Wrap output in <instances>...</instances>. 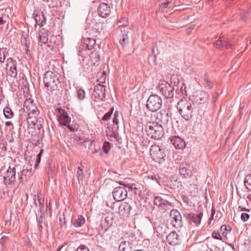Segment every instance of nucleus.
I'll return each instance as SVG.
<instances>
[{"mask_svg":"<svg viewBox=\"0 0 251 251\" xmlns=\"http://www.w3.org/2000/svg\"><path fill=\"white\" fill-rule=\"evenodd\" d=\"M177 109L181 116L187 121L192 118L194 111V104L190 100L186 98L181 99L177 104Z\"/></svg>","mask_w":251,"mask_h":251,"instance_id":"f257e3e1","label":"nucleus"},{"mask_svg":"<svg viewBox=\"0 0 251 251\" xmlns=\"http://www.w3.org/2000/svg\"><path fill=\"white\" fill-rule=\"evenodd\" d=\"M43 82L45 88L48 91L51 92L58 91V85L60 82L56 73L47 71L44 75Z\"/></svg>","mask_w":251,"mask_h":251,"instance_id":"f03ea898","label":"nucleus"},{"mask_svg":"<svg viewBox=\"0 0 251 251\" xmlns=\"http://www.w3.org/2000/svg\"><path fill=\"white\" fill-rule=\"evenodd\" d=\"M145 130L147 135L152 139H159L163 135L162 126L156 122L148 123L146 126Z\"/></svg>","mask_w":251,"mask_h":251,"instance_id":"7ed1b4c3","label":"nucleus"},{"mask_svg":"<svg viewBox=\"0 0 251 251\" xmlns=\"http://www.w3.org/2000/svg\"><path fill=\"white\" fill-rule=\"evenodd\" d=\"M132 208H136L134 209L135 214H140V208H141V203L140 200L138 201H134V205L131 206L126 202L122 203L119 207V214L123 217V218L127 217L129 214L130 209Z\"/></svg>","mask_w":251,"mask_h":251,"instance_id":"20e7f679","label":"nucleus"},{"mask_svg":"<svg viewBox=\"0 0 251 251\" xmlns=\"http://www.w3.org/2000/svg\"><path fill=\"white\" fill-rule=\"evenodd\" d=\"M162 99L157 95H151L146 103L147 108L151 112H156L162 106Z\"/></svg>","mask_w":251,"mask_h":251,"instance_id":"39448f33","label":"nucleus"},{"mask_svg":"<svg viewBox=\"0 0 251 251\" xmlns=\"http://www.w3.org/2000/svg\"><path fill=\"white\" fill-rule=\"evenodd\" d=\"M158 90L167 99L172 98L174 96L175 88L164 80L159 81Z\"/></svg>","mask_w":251,"mask_h":251,"instance_id":"423d86ee","label":"nucleus"},{"mask_svg":"<svg viewBox=\"0 0 251 251\" xmlns=\"http://www.w3.org/2000/svg\"><path fill=\"white\" fill-rule=\"evenodd\" d=\"M150 155L154 161L161 163L165 157V150L159 146L153 145L151 147Z\"/></svg>","mask_w":251,"mask_h":251,"instance_id":"0eeeda50","label":"nucleus"},{"mask_svg":"<svg viewBox=\"0 0 251 251\" xmlns=\"http://www.w3.org/2000/svg\"><path fill=\"white\" fill-rule=\"evenodd\" d=\"M23 109L27 115H38L39 114V111L35 104L34 103L33 100L30 99H27L25 100Z\"/></svg>","mask_w":251,"mask_h":251,"instance_id":"6e6552de","label":"nucleus"},{"mask_svg":"<svg viewBox=\"0 0 251 251\" xmlns=\"http://www.w3.org/2000/svg\"><path fill=\"white\" fill-rule=\"evenodd\" d=\"M5 70L7 73L12 77H15L17 75V61L11 57L8 58L6 60Z\"/></svg>","mask_w":251,"mask_h":251,"instance_id":"1a4fd4ad","label":"nucleus"},{"mask_svg":"<svg viewBox=\"0 0 251 251\" xmlns=\"http://www.w3.org/2000/svg\"><path fill=\"white\" fill-rule=\"evenodd\" d=\"M209 97L208 93L204 91H196L193 95L194 100L199 104H204L207 102L209 100Z\"/></svg>","mask_w":251,"mask_h":251,"instance_id":"9d476101","label":"nucleus"},{"mask_svg":"<svg viewBox=\"0 0 251 251\" xmlns=\"http://www.w3.org/2000/svg\"><path fill=\"white\" fill-rule=\"evenodd\" d=\"M193 167L189 163L184 162L180 164L179 172L185 177H190L193 175Z\"/></svg>","mask_w":251,"mask_h":251,"instance_id":"9b49d317","label":"nucleus"},{"mask_svg":"<svg viewBox=\"0 0 251 251\" xmlns=\"http://www.w3.org/2000/svg\"><path fill=\"white\" fill-rule=\"evenodd\" d=\"M127 195L126 190L123 187H117L113 191V196L116 201H122L125 200Z\"/></svg>","mask_w":251,"mask_h":251,"instance_id":"f8f14e48","label":"nucleus"},{"mask_svg":"<svg viewBox=\"0 0 251 251\" xmlns=\"http://www.w3.org/2000/svg\"><path fill=\"white\" fill-rule=\"evenodd\" d=\"M16 169L15 168H9L4 173L3 182L5 185H12L15 181Z\"/></svg>","mask_w":251,"mask_h":251,"instance_id":"ddd939ff","label":"nucleus"},{"mask_svg":"<svg viewBox=\"0 0 251 251\" xmlns=\"http://www.w3.org/2000/svg\"><path fill=\"white\" fill-rule=\"evenodd\" d=\"M214 46L220 50L228 49L231 46L227 38L224 36L220 37L213 43Z\"/></svg>","mask_w":251,"mask_h":251,"instance_id":"4468645a","label":"nucleus"},{"mask_svg":"<svg viewBox=\"0 0 251 251\" xmlns=\"http://www.w3.org/2000/svg\"><path fill=\"white\" fill-rule=\"evenodd\" d=\"M93 95L99 100H103L105 98V88L102 84H98L95 86Z\"/></svg>","mask_w":251,"mask_h":251,"instance_id":"2eb2a0df","label":"nucleus"},{"mask_svg":"<svg viewBox=\"0 0 251 251\" xmlns=\"http://www.w3.org/2000/svg\"><path fill=\"white\" fill-rule=\"evenodd\" d=\"M111 10L110 6L105 3L100 4L98 8V13L102 18H106L110 13Z\"/></svg>","mask_w":251,"mask_h":251,"instance_id":"dca6fc26","label":"nucleus"},{"mask_svg":"<svg viewBox=\"0 0 251 251\" xmlns=\"http://www.w3.org/2000/svg\"><path fill=\"white\" fill-rule=\"evenodd\" d=\"M167 242L172 245H179L181 243V239L176 232H170L166 238Z\"/></svg>","mask_w":251,"mask_h":251,"instance_id":"f3484780","label":"nucleus"},{"mask_svg":"<svg viewBox=\"0 0 251 251\" xmlns=\"http://www.w3.org/2000/svg\"><path fill=\"white\" fill-rule=\"evenodd\" d=\"M59 115L58 116V120L59 124L61 125L66 126L70 124L71 122V118L68 116V113L63 109H60Z\"/></svg>","mask_w":251,"mask_h":251,"instance_id":"a211bd4d","label":"nucleus"},{"mask_svg":"<svg viewBox=\"0 0 251 251\" xmlns=\"http://www.w3.org/2000/svg\"><path fill=\"white\" fill-rule=\"evenodd\" d=\"M96 44V40L91 38H83L81 41V46L82 49L91 50L93 49Z\"/></svg>","mask_w":251,"mask_h":251,"instance_id":"6ab92c4d","label":"nucleus"},{"mask_svg":"<svg viewBox=\"0 0 251 251\" xmlns=\"http://www.w3.org/2000/svg\"><path fill=\"white\" fill-rule=\"evenodd\" d=\"M114 217L113 212L102 209L97 218L100 220H114Z\"/></svg>","mask_w":251,"mask_h":251,"instance_id":"aec40b11","label":"nucleus"},{"mask_svg":"<svg viewBox=\"0 0 251 251\" xmlns=\"http://www.w3.org/2000/svg\"><path fill=\"white\" fill-rule=\"evenodd\" d=\"M171 142L176 149H182L185 146V141L178 136H175L172 138Z\"/></svg>","mask_w":251,"mask_h":251,"instance_id":"412c9836","label":"nucleus"},{"mask_svg":"<svg viewBox=\"0 0 251 251\" xmlns=\"http://www.w3.org/2000/svg\"><path fill=\"white\" fill-rule=\"evenodd\" d=\"M156 120L160 123V125H167L169 120V114L166 111L159 112L157 114Z\"/></svg>","mask_w":251,"mask_h":251,"instance_id":"4be33fe9","label":"nucleus"},{"mask_svg":"<svg viewBox=\"0 0 251 251\" xmlns=\"http://www.w3.org/2000/svg\"><path fill=\"white\" fill-rule=\"evenodd\" d=\"M120 30L121 32H124V33H122V35H120L119 43L122 47H124L128 42V37L127 36V33L128 31L127 30V28H126V27H124V30H123L122 28H121Z\"/></svg>","mask_w":251,"mask_h":251,"instance_id":"5701e85b","label":"nucleus"},{"mask_svg":"<svg viewBox=\"0 0 251 251\" xmlns=\"http://www.w3.org/2000/svg\"><path fill=\"white\" fill-rule=\"evenodd\" d=\"M35 20L40 27L43 26L46 23V18L42 13L37 14L35 16Z\"/></svg>","mask_w":251,"mask_h":251,"instance_id":"b1692460","label":"nucleus"},{"mask_svg":"<svg viewBox=\"0 0 251 251\" xmlns=\"http://www.w3.org/2000/svg\"><path fill=\"white\" fill-rule=\"evenodd\" d=\"M25 116L26 117V120L28 125H35L37 124L38 122L37 117L38 115H34L33 114H27V115H25Z\"/></svg>","mask_w":251,"mask_h":251,"instance_id":"393cba45","label":"nucleus"},{"mask_svg":"<svg viewBox=\"0 0 251 251\" xmlns=\"http://www.w3.org/2000/svg\"><path fill=\"white\" fill-rule=\"evenodd\" d=\"M119 251H132L130 243L127 241H123L119 247Z\"/></svg>","mask_w":251,"mask_h":251,"instance_id":"a878e982","label":"nucleus"},{"mask_svg":"<svg viewBox=\"0 0 251 251\" xmlns=\"http://www.w3.org/2000/svg\"><path fill=\"white\" fill-rule=\"evenodd\" d=\"M203 213L201 211H195L194 213H190L188 214L187 218L190 220H201L202 218Z\"/></svg>","mask_w":251,"mask_h":251,"instance_id":"bb28decb","label":"nucleus"},{"mask_svg":"<svg viewBox=\"0 0 251 251\" xmlns=\"http://www.w3.org/2000/svg\"><path fill=\"white\" fill-rule=\"evenodd\" d=\"M49 34L46 31H41L39 33V41L42 44H46L49 40Z\"/></svg>","mask_w":251,"mask_h":251,"instance_id":"cd10ccee","label":"nucleus"},{"mask_svg":"<svg viewBox=\"0 0 251 251\" xmlns=\"http://www.w3.org/2000/svg\"><path fill=\"white\" fill-rule=\"evenodd\" d=\"M90 59L91 62L93 63L95 66H98V64H97L100 60V54L97 51H94L92 53L90 56Z\"/></svg>","mask_w":251,"mask_h":251,"instance_id":"c85d7f7f","label":"nucleus"},{"mask_svg":"<svg viewBox=\"0 0 251 251\" xmlns=\"http://www.w3.org/2000/svg\"><path fill=\"white\" fill-rule=\"evenodd\" d=\"M170 217L172 220H181L180 214L176 209H173L170 211Z\"/></svg>","mask_w":251,"mask_h":251,"instance_id":"c756f323","label":"nucleus"},{"mask_svg":"<svg viewBox=\"0 0 251 251\" xmlns=\"http://www.w3.org/2000/svg\"><path fill=\"white\" fill-rule=\"evenodd\" d=\"M3 115L6 119H11L14 116V113L9 107H6L3 110Z\"/></svg>","mask_w":251,"mask_h":251,"instance_id":"7c9ffc66","label":"nucleus"},{"mask_svg":"<svg viewBox=\"0 0 251 251\" xmlns=\"http://www.w3.org/2000/svg\"><path fill=\"white\" fill-rule=\"evenodd\" d=\"M244 184L248 190L251 191V174L246 176L244 180Z\"/></svg>","mask_w":251,"mask_h":251,"instance_id":"2f4dec72","label":"nucleus"},{"mask_svg":"<svg viewBox=\"0 0 251 251\" xmlns=\"http://www.w3.org/2000/svg\"><path fill=\"white\" fill-rule=\"evenodd\" d=\"M6 50V48H1L0 47V64L1 66H2V64L5 60V51Z\"/></svg>","mask_w":251,"mask_h":251,"instance_id":"473e14b6","label":"nucleus"},{"mask_svg":"<svg viewBox=\"0 0 251 251\" xmlns=\"http://www.w3.org/2000/svg\"><path fill=\"white\" fill-rule=\"evenodd\" d=\"M215 214V210L214 208H212L211 210V218L210 220H214V218L220 220L222 217V214L220 211L217 212L216 215L214 217Z\"/></svg>","mask_w":251,"mask_h":251,"instance_id":"72a5a7b5","label":"nucleus"},{"mask_svg":"<svg viewBox=\"0 0 251 251\" xmlns=\"http://www.w3.org/2000/svg\"><path fill=\"white\" fill-rule=\"evenodd\" d=\"M173 0H166V2L162 3L159 8V11L163 12L164 10L168 7L169 4L172 2Z\"/></svg>","mask_w":251,"mask_h":251,"instance_id":"f704fd0d","label":"nucleus"},{"mask_svg":"<svg viewBox=\"0 0 251 251\" xmlns=\"http://www.w3.org/2000/svg\"><path fill=\"white\" fill-rule=\"evenodd\" d=\"M165 200H163L161 198L157 197L153 199L154 204L158 206V207H162V204Z\"/></svg>","mask_w":251,"mask_h":251,"instance_id":"c9c22d12","label":"nucleus"},{"mask_svg":"<svg viewBox=\"0 0 251 251\" xmlns=\"http://www.w3.org/2000/svg\"><path fill=\"white\" fill-rule=\"evenodd\" d=\"M204 80L209 89H212L213 87V84L210 80L209 76L206 73L204 75Z\"/></svg>","mask_w":251,"mask_h":251,"instance_id":"e433bc0d","label":"nucleus"},{"mask_svg":"<svg viewBox=\"0 0 251 251\" xmlns=\"http://www.w3.org/2000/svg\"><path fill=\"white\" fill-rule=\"evenodd\" d=\"M109 221H100V225L103 230H107L111 226V222L109 223Z\"/></svg>","mask_w":251,"mask_h":251,"instance_id":"4c0bfd02","label":"nucleus"},{"mask_svg":"<svg viewBox=\"0 0 251 251\" xmlns=\"http://www.w3.org/2000/svg\"><path fill=\"white\" fill-rule=\"evenodd\" d=\"M83 172L82 168L80 167H78V170L77 172V177L79 183L80 181H82L83 179Z\"/></svg>","mask_w":251,"mask_h":251,"instance_id":"58836bf2","label":"nucleus"},{"mask_svg":"<svg viewBox=\"0 0 251 251\" xmlns=\"http://www.w3.org/2000/svg\"><path fill=\"white\" fill-rule=\"evenodd\" d=\"M221 230L223 231V235L226 236L227 234L226 231L230 232L231 230V228L229 226L224 225L221 226Z\"/></svg>","mask_w":251,"mask_h":251,"instance_id":"ea45409f","label":"nucleus"},{"mask_svg":"<svg viewBox=\"0 0 251 251\" xmlns=\"http://www.w3.org/2000/svg\"><path fill=\"white\" fill-rule=\"evenodd\" d=\"M46 171L49 176H50L52 174L53 168L50 163H49L46 166Z\"/></svg>","mask_w":251,"mask_h":251,"instance_id":"a19ab883","label":"nucleus"},{"mask_svg":"<svg viewBox=\"0 0 251 251\" xmlns=\"http://www.w3.org/2000/svg\"><path fill=\"white\" fill-rule=\"evenodd\" d=\"M250 8L248 9L247 11H240L239 15L241 18V19L243 21H245L246 20V17L247 15L250 13Z\"/></svg>","mask_w":251,"mask_h":251,"instance_id":"79ce46f5","label":"nucleus"},{"mask_svg":"<svg viewBox=\"0 0 251 251\" xmlns=\"http://www.w3.org/2000/svg\"><path fill=\"white\" fill-rule=\"evenodd\" d=\"M77 98L80 100H83L85 97V91L83 89H80L77 91Z\"/></svg>","mask_w":251,"mask_h":251,"instance_id":"37998d69","label":"nucleus"},{"mask_svg":"<svg viewBox=\"0 0 251 251\" xmlns=\"http://www.w3.org/2000/svg\"><path fill=\"white\" fill-rule=\"evenodd\" d=\"M172 207L171 204L168 201H165L162 204V207H160V209H164L165 210H170Z\"/></svg>","mask_w":251,"mask_h":251,"instance_id":"c03bdc74","label":"nucleus"},{"mask_svg":"<svg viewBox=\"0 0 251 251\" xmlns=\"http://www.w3.org/2000/svg\"><path fill=\"white\" fill-rule=\"evenodd\" d=\"M85 221H71L72 224L76 227H79L82 226Z\"/></svg>","mask_w":251,"mask_h":251,"instance_id":"a18cd8bd","label":"nucleus"},{"mask_svg":"<svg viewBox=\"0 0 251 251\" xmlns=\"http://www.w3.org/2000/svg\"><path fill=\"white\" fill-rule=\"evenodd\" d=\"M113 110H114V108H112L111 110L110 111H109V112H107L106 114H105L102 117V120H103V121L109 120L110 119L111 116L113 113Z\"/></svg>","mask_w":251,"mask_h":251,"instance_id":"49530a36","label":"nucleus"},{"mask_svg":"<svg viewBox=\"0 0 251 251\" xmlns=\"http://www.w3.org/2000/svg\"><path fill=\"white\" fill-rule=\"evenodd\" d=\"M160 51H159L158 46L157 45H155L153 46L152 49V53L153 55V56L155 58V59H156V56L159 54Z\"/></svg>","mask_w":251,"mask_h":251,"instance_id":"de8ad7c7","label":"nucleus"},{"mask_svg":"<svg viewBox=\"0 0 251 251\" xmlns=\"http://www.w3.org/2000/svg\"><path fill=\"white\" fill-rule=\"evenodd\" d=\"M173 225L176 228L179 229L182 226V221H172Z\"/></svg>","mask_w":251,"mask_h":251,"instance_id":"09e8293b","label":"nucleus"},{"mask_svg":"<svg viewBox=\"0 0 251 251\" xmlns=\"http://www.w3.org/2000/svg\"><path fill=\"white\" fill-rule=\"evenodd\" d=\"M110 143L108 142H105L103 146V150L104 151L107 153L110 149Z\"/></svg>","mask_w":251,"mask_h":251,"instance_id":"8fccbe9b","label":"nucleus"},{"mask_svg":"<svg viewBox=\"0 0 251 251\" xmlns=\"http://www.w3.org/2000/svg\"><path fill=\"white\" fill-rule=\"evenodd\" d=\"M44 200L41 198H39L38 197V203L39 204L40 211H43L44 208Z\"/></svg>","mask_w":251,"mask_h":251,"instance_id":"3c124183","label":"nucleus"},{"mask_svg":"<svg viewBox=\"0 0 251 251\" xmlns=\"http://www.w3.org/2000/svg\"><path fill=\"white\" fill-rule=\"evenodd\" d=\"M22 173L24 174L25 176H31L32 175L31 169H23L22 170Z\"/></svg>","mask_w":251,"mask_h":251,"instance_id":"603ef678","label":"nucleus"},{"mask_svg":"<svg viewBox=\"0 0 251 251\" xmlns=\"http://www.w3.org/2000/svg\"><path fill=\"white\" fill-rule=\"evenodd\" d=\"M9 241V239L5 236H2L0 239V244L4 247L5 243Z\"/></svg>","mask_w":251,"mask_h":251,"instance_id":"864d4df0","label":"nucleus"},{"mask_svg":"<svg viewBox=\"0 0 251 251\" xmlns=\"http://www.w3.org/2000/svg\"><path fill=\"white\" fill-rule=\"evenodd\" d=\"M40 161H41L40 154H37L36 156L35 164L34 165V168L35 169L37 168L38 165L40 163Z\"/></svg>","mask_w":251,"mask_h":251,"instance_id":"5fc2aeb1","label":"nucleus"},{"mask_svg":"<svg viewBox=\"0 0 251 251\" xmlns=\"http://www.w3.org/2000/svg\"><path fill=\"white\" fill-rule=\"evenodd\" d=\"M218 97H219V94L217 92H214L212 94V104H214L215 103V102L217 100Z\"/></svg>","mask_w":251,"mask_h":251,"instance_id":"6e6d98bb","label":"nucleus"},{"mask_svg":"<svg viewBox=\"0 0 251 251\" xmlns=\"http://www.w3.org/2000/svg\"><path fill=\"white\" fill-rule=\"evenodd\" d=\"M76 251H89L88 248L84 245H80Z\"/></svg>","mask_w":251,"mask_h":251,"instance_id":"4d7b16f0","label":"nucleus"},{"mask_svg":"<svg viewBox=\"0 0 251 251\" xmlns=\"http://www.w3.org/2000/svg\"><path fill=\"white\" fill-rule=\"evenodd\" d=\"M151 179L152 180H157V179H156V177L155 176H146L144 177V181H147L148 179Z\"/></svg>","mask_w":251,"mask_h":251,"instance_id":"13d9d810","label":"nucleus"},{"mask_svg":"<svg viewBox=\"0 0 251 251\" xmlns=\"http://www.w3.org/2000/svg\"><path fill=\"white\" fill-rule=\"evenodd\" d=\"M241 220H248L250 218L249 214L246 213L240 214Z\"/></svg>","mask_w":251,"mask_h":251,"instance_id":"bf43d9fd","label":"nucleus"},{"mask_svg":"<svg viewBox=\"0 0 251 251\" xmlns=\"http://www.w3.org/2000/svg\"><path fill=\"white\" fill-rule=\"evenodd\" d=\"M131 107L132 109L133 108L137 109L139 112L140 111V106L139 105V103L138 104V106L137 107L136 102L135 101H132L131 103Z\"/></svg>","mask_w":251,"mask_h":251,"instance_id":"052dcab7","label":"nucleus"},{"mask_svg":"<svg viewBox=\"0 0 251 251\" xmlns=\"http://www.w3.org/2000/svg\"><path fill=\"white\" fill-rule=\"evenodd\" d=\"M7 16L5 14H2V15L1 17H0V25H4L6 21L4 19Z\"/></svg>","mask_w":251,"mask_h":251,"instance_id":"680f3d73","label":"nucleus"},{"mask_svg":"<svg viewBox=\"0 0 251 251\" xmlns=\"http://www.w3.org/2000/svg\"><path fill=\"white\" fill-rule=\"evenodd\" d=\"M118 112L116 111L114 113V117L113 120V122L114 124L117 125L118 124Z\"/></svg>","mask_w":251,"mask_h":251,"instance_id":"e2e57ef3","label":"nucleus"},{"mask_svg":"<svg viewBox=\"0 0 251 251\" xmlns=\"http://www.w3.org/2000/svg\"><path fill=\"white\" fill-rule=\"evenodd\" d=\"M148 194V196L145 197V202L151 203V201L152 200V196L151 194H148V192L147 193Z\"/></svg>","mask_w":251,"mask_h":251,"instance_id":"0e129e2a","label":"nucleus"},{"mask_svg":"<svg viewBox=\"0 0 251 251\" xmlns=\"http://www.w3.org/2000/svg\"><path fill=\"white\" fill-rule=\"evenodd\" d=\"M212 237L216 239H222L221 236L219 234V233L218 232H216V231H214L212 233Z\"/></svg>","mask_w":251,"mask_h":251,"instance_id":"69168bd1","label":"nucleus"},{"mask_svg":"<svg viewBox=\"0 0 251 251\" xmlns=\"http://www.w3.org/2000/svg\"><path fill=\"white\" fill-rule=\"evenodd\" d=\"M103 76H102L100 79H98V81L101 82V83L104 82L106 80L105 73L104 72H103Z\"/></svg>","mask_w":251,"mask_h":251,"instance_id":"338daca9","label":"nucleus"},{"mask_svg":"<svg viewBox=\"0 0 251 251\" xmlns=\"http://www.w3.org/2000/svg\"><path fill=\"white\" fill-rule=\"evenodd\" d=\"M75 140H76L77 142H79L80 143H84L85 142V141L83 139V138L79 136H76L75 137Z\"/></svg>","mask_w":251,"mask_h":251,"instance_id":"774afa93","label":"nucleus"}]
</instances>
